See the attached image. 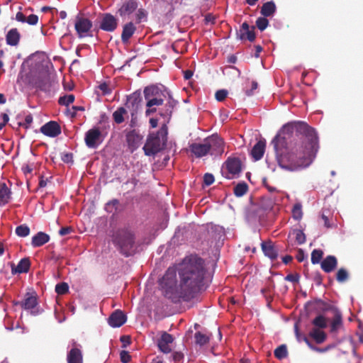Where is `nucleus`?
Wrapping results in <instances>:
<instances>
[{
    "mask_svg": "<svg viewBox=\"0 0 363 363\" xmlns=\"http://www.w3.org/2000/svg\"><path fill=\"white\" fill-rule=\"evenodd\" d=\"M269 25V21L265 17H259L256 21V26L259 30L263 31Z\"/></svg>",
    "mask_w": 363,
    "mask_h": 363,
    "instance_id": "nucleus-48",
    "label": "nucleus"
},
{
    "mask_svg": "<svg viewBox=\"0 0 363 363\" xmlns=\"http://www.w3.org/2000/svg\"><path fill=\"white\" fill-rule=\"evenodd\" d=\"M138 7V2L135 0H128L125 1L118 9L121 16H125L132 13Z\"/></svg>",
    "mask_w": 363,
    "mask_h": 363,
    "instance_id": "nucleus-23",
    "label": "nucleus"
},
{
    "mask_svg": "<svg viewBox=\"0 0 363 363\" xmlns=\"http://www.w3.org/2000/svg\"><path fill=\"white\" fill-rule=\"evenodd\" d=\"M177 104V101L172 98L169 99L168 102L165 104V110L164 112H160V116L162 117L170 116L172 113L173 109Z\"/></svg>",
    "mask_w": 363,
    "mask_h": 363,
    "instance_id": "nucleus-35",
    "label": "nucleus"
},
{
    "mask_svg": "<svg viewBox=\"0 0 363 363\" xmlns=\"http://www.w3.org/2000/svg\"><path fill=\"white\" fill-rule=\"evenodd\" d=\"M98 88L101 91L103 95H108L112 91V89L109 87V85L106 82L99 84Z\"/></svg>",
    "mask_w": 363,
    "mask_h": 363,
    "instance_id": "nucleus-53",
    "label": "nucleus"
},
{
    "mask_svg": "<svg viewBox=\"0 0 363 363\" xmlns=\"http://www.w3.org/2000/svg\"><path fill=\"white\" fill-rule=\"evenodd\" d=\"M22 171L24 173V174H30L33 172V167H30L29 164H25L22 167Z\"/></svg>",
    "mask_w": 363,
    "mask_h": 363,
    "instance_id": "nucleus-64",
    "label": "nucleus"
},
{
    "mask_svg": "<svg viewBox=\"0 0 363 363\" xmlns=\"http://www.w3.org/2000/svg\"><path fill=\"white\" fill-rule=\"evenodd\" d=\"M308 304H314L315 309L318 312L334 311L336 309L330 303L319 298L315 299L313 302H309Z\"/></svg>",
    "mask_w": 363,
    "mask_h": 363,
    "instance_id": "nucleus-27",
    "label": "nucleus"
},
{
    "mask_svg": "<svg viewBox=\"0 0 363 363\" xmlns=\"http://www.w3.org/2000/svg\"><path fill=\"white\" fill-rule=\"evenodd\" d=\"M337 265V259L333 255L327 256L320 263L321 269L326 273L334 271Z\"/></svg>",
    "mask_w": 363,
    "mask_h": 363,
    "instance_id": "nucleus-19",
    "label": "nucleus"
},
{
    "mask_svg": "<svg viewBox=\"0 0 363 363\" xmlns=\"http://www.w3.org/2000/svg\"><path fill=\"white\" fill-rule=\"evenodd\" d=\"M172 356L174 362H180L184 358V354L181 352H174Z\"/></svg>",
    "mask_w": 363,
    "mask_h": 363,
    "instance_id": "nucleus-61",
    "label": "nucleus"
},
{
    "mask_svg": "<svg viewBox=\"0 0 363 363\" xmlns=\"http://www.w3.org/2000/svg\"><path fill=\"white\" fill-rule=\"evenodd\" d=\"M248 190V186L245 182L238 184L234 188V194L240 197L245 195Z\"/></svg>",
    "mask_w": 363,
    "mask_h": 363,
    "instance_id": "nucleus-37",
    "label": "nucleus"
},
{
    "mask_svg": "<svg viewBox=\"0 0 363 363\" xmlns=\"http://www.w3.org/2000/svg\"><path fill=\"white\" fill-rule=\"evenodd\" d=\"M272 144L279 167L291 172L308 167L319 148L314 128L303 121L285 124Z\"/></svg>",
    "mask_w": 363,
    "mask_h": 363,
    "instance_id": "nucleus-1",
    "label": "nucleus"
},
{
    "mask_svg": "<svg viewBox=\"0 0 363 363\" xmlns=\"http://www.w3.org/2000/svg\"><path fill=\"white\" fill-rule=\"evenodd\" d=\"M69 286L65 282H61L55 286V292L59 295H63L68 292Z\"/></svg>",
    "mask_w": 363,
    "mask_h": 363,
    "instance_id": "nucleus-46",
    "label": "nucleus"
},
{
    "mask_svg": "<svg viewBox=\"0 0 363 363\" xmlns=\"http://www.w3.org/2000/svg\"><path fill=\"white\" fill-rule=\"evenodd\" d=\"M120 358H121V361L123 363H128L131 359V357L129 354L128 352L125 351V350H123L121 352Z\"/></svg>",
    "mask_w": 363,
    "mask_h": 363,
    "instance_id": "nucleus-56",
    "label": "nucleus"
},
{
    "mask_svg": "<svg viewBox=\"0 0 363 363\" xmlns=\"http://www.w3.org/2000/svg\"><path fill=\"white\" fill-rule=\"evenodd\" d=\"M228 173L232 176L238 174L241 172V162L236 157H229L225 162ZM228 179H232L233 177L227 175Z\"/></svg>",
    "mask_w": 363,
    "mask_h": 363,
    "instance_id": "nucleus-12",
    "label": "nucleus"
},
{
    "mask_svg": "<svg viewBox=\"0 0 363 363\" xmlns=\"http://www.w3.org/2000/svg\"><path fill=\"white\" fill-rule=\"evenodd\" d=\"M173 340L174 338L172 335L167 332H164L157 342V346L160 350L165 354L171 352L172 349L169 344L172 343Z\"/></svg>",
    "mask_w": 363,
    "mask_h": 363,
    "instance_id": "nucleus-15",
    "label": "nucleus"
},
{
    "mask_svg": "<svg viewBox=\"0 0 363 363\" xmlns=\"http://www.w3.org/2000/svg\"><path fill=\"white\" fill-rule=\"evenodd\" d=\"M293 218L295 220H300L302 218L303 212L301 205L300 203H296L292 209Z\"/></svg>",
    "mask_w": 363,
    "mask_h": 363,
    "instance_id": "nucleus-47",
    "label": "nucleus"
},
{
    "mask_svg": "<svg viewBox=\"0 0 363 363\" xmlns=\"http://www.w3.org/2000/svg\"><path fill=\"white\" fill-rule=\"evenodd\" d=\"M261 247L265 256L268 257L272 260H274L277 258L279 251L271 241L262 242Z\"/></svg>",
    "mask_w": 363,
    "mask_h": 363,
    "instance_id": "nucleus-20",
    "label": "nucleus"
},
{
    "mask_svg": "<svg viewBox=\"0 0 363 363\" xmlns=\"http://www.w3.org/2000/svg\"><path fill=\"white\" fill-rule=\"evenodd\" d=\"M92 21L84 16V15L79 13L75 18L74 29L77 32V36L79 38L86 37H92Z\"/></svg>",
    "mask_w": 363,
    "mask_h": 363,
    "instance_id": "nucleus-5",
    "label": "nucleus"
},
{
    "mask_svg": "<svg viewBox=\"0 0 363 363\" xmlns=\"http://www.w3.org/2000/svg\"><path fill=\"white\" fill-rule=\"evenodd\" d=\"M15 232L18 236L24 238L29 235L30 228L27 225L23 224L17 226Z\"/></svg>",
    "mask_w": 363,
    "mask_h": 363,
    "instance_id": "nucleus-41",
    "label": "nucleus"
},
{
    "mask_svg": "<svg viewBox=\"0 0 363 363\" xmlns=\"http://www.w3.org/2000/svg\"><path fill=\"white\" fill-rule=\"evenodd\" d=\"M26 22L30 26H35L38 22V16L35 14H30L26 17Z\"/></svg>",
    "mask_w": 363,
    "mask_h": 363,
    "instance_id": "nucleus-55",
    "label": "nucleus"
},
{
    "mask_svg": "<svg viewBox=\"0 0 363 363\" xmlns=\"http://www.w3.org/2000/svg\"><path fill=\"white\" fill-rule=\"evenodd\" d=\"M274 357L281 360L286 357L288 355L287 347L286 345H281L277 347L274 352Z\"/></svg>",
    "mask_w": 363,
    "mask_h": 363,
    "instance_id": "nucleus-34",
    "label": "nucleus"
},
{
    "mask_svg": "<svg viewBox=\"0 0 363 363\" xmlns=\"http://www.w3.org/2000/svg\"><path fill=\"white\" fill-rule=\"evenodd\" d=\"M309 336L312 337L317 344H321L326 340L325 333L318 328H313L309 333Z\"/></svg>",
    "mask_w": 363,
    "mask_h": 363,
    "instance_id": "nucleus-29",
    "label": "nucleus"
},
{
    "mask_svg": "<svg viewBox=\"0 0 363 363\" xmlns=\"http://www.w3.org/2000/svg\"><path fill=\"white\" fill-rule=\"evenodd\" d=\"M33 121V118L30 115L26 116L25 118V123H18V125H23L26 128H28Z\"/></svg>",
    "mask_w": 363,
    "mask_h": 363,
    "instance_id": "nucleus-59",
    "label": "nucleus"
},
{
    "mask_svg": "<svg viewBox=\"0 0 363 363\" xmlns=\"http://www.w3.org/2000/svg\"><path fill=\"white\" fill-rule=\"evenodd\" d=\"M118 19L109 13H103L99 29L106 32H113L118 27Z\"/></svg>",
    "mask_w": 363,
    "mask_h": 363,
    "instance_id": "nucleus-8",
    "label": "nucleus"
},
{
    "mask_svg": "<svg viewBox=\"0 0 363 363\" xmlns=\"http://www.w3.org/2000/svg\"><path fill=\"white\" fill-rule=\"evenodd\" d=\"M164 98L160 99H150L146 100V106L147 107H152V106H161L164 102Z\"/></svg>",
    "mask_w": 363,
    "mask_h": 363,
    "instance_id": "nucleus-49",
    "label": "nucleus"
},
{
    "mask_svg": "<svg viewBox=\"0 0 363 363\" xmlns=\"http://www.w3.org/2000/svg\"><path fill=\"white\" fill-rule=\"evenodd\" d=\"M145 99L165 98L164 93L157 86L152 85L144 89Z\"/></svg>",
    "mask_w": 363,
    "mask_h": 363,
    "instance_id": "nucleus-18",
    "label": "nucleus"
},
{
    "mask_svg": "<svg viewBox=\"0 0 363 363\" xmlns=\"http://www.w3.org/2000/svg\"><path fill=\"white\" fill-rule=\"evenodd\" d=\"M67 363H83V355L80 349L72 348L67 355Z\"/></svg>",
    "mask_w": 363,
    "mask_h": 363,
    "instance_id": "nucleus-24",
    "label": "nucleus"
},
{
    "mask_svg": "<svg viewBox=\"0 0 363 363\" xmlns=\"http://www.w3.org/2000/svg\"><path fill=\"white\" fill-rule=\"evenodd\" d=\"M206 274L203 260L196 256L186 257L178 267H169L160 280L164 296L173 302L193 298L203 285Z\"/></svg>",
    "mask_w": 363,
    "mask_h": 363,
    "instance_id": "nucleus-2",
    "label": "nucleus"
},
{
    "mask_svg": "<svg viewBox=\"0 0 363 363\" xmlns=\"http://www.w3.org/2000/svg\"><path fill=\"white\" fill-rule=\"evenodd\" d=\"M195 342L196 345L200 346H203L207 343H208L210 338L205 334L201 333V332H197L194 335Z\"/></svg>",
    "mask_w": 363,
    "mask_h": 363,
    "instance_id": "nucleus-38",
    "label": "nucleus"
},
{
    "mask_svg": "<svg viewBox=\"0 0 363 363\" xmlns=\"http://www.w3.org/2000/svg\"><path fill=\"white\" fill-rule=\"evenodd\" d=\"M206 139L211 155L221 154L223 152V141L217 135H213Z\"/></svg>",
    "mask_w": 363,
    "mask_h": 363,
    "instance_id": "nucleus-10",
    "label": "nucleus"
},
{
    "mask_svg": "<svg viewBox=\"0 0 363 363\" xmlns=\"http://www.w3.org/2000/svg\"><path fill=\"white\" fill-rule=\"evenodd\" d=\"M265 147V140H260L254 145L251 150V155L255 159V160H259L263 157Z\"/></svg>",
    "mask_w": 363,
    "mask_h": 363,
    "instance_id": "nucleus-21",
    "label": "nucleus"
},
{
    "mask_svg": "<svg viewBox=\"0 0 363 363\" xmlns=\"http://www.w3.org/2000/svg\"><path fill=\"white\" fill-rule=\"evenodd\" d=\"M127 320L126 315L121 310H116L109 316L108 322L113 328L122 326Z\"/></svg>",
    "mask_w": 363,
    "mask_h": 363,
    "instance_id": "nucleus-14",
    "label": "nucleus"
},
{
    "mask_svg": "<svg viewBox=\"0 0 363 363\" xmlns=\"http://www.w3.org/2000/svg\"><path fill=\"white\" fill-rule=\"evenodd\" d=\"M342 314L336 308L334 311V317L330 324V331L335 332L342 325Z\"/></svg>",
    "mask_w": 363,
    "mask_h": 363,
    "instance_id": "nucleus-30",
    "label": "nucleus"
},
{
    "mask_svg": "<svg viewBox=\"0 0 363 363\" xmlns=\"http://www.w3.org/2000/svg\"><path fill=\"white\" fill-rule=\"evenodd\" d=\"M147 11L143 9H140L138 10L136 13V20L138 23L141 22L142 21H145L147 19Z\"/></svg>",
    "mask_w": 363,
    "mask_h": 363,
    "instance_id": "nucleus-52",
    "label": "nucleus"
},
{
    "mask_svg": "<svg viewBox=\"0 0 363 363\" xmlns=\"http://www.w3.org/2000/svg\"><path fill=\"white\" fill-rule=\"evenodd\" d=\"M258 87V84L257 82L253 81L252 82V88L250 90H246L245 94L247 96H252L253 94L254 90H256Z\"/></svg>",
    "mask_w": 363,
    "mask_h": 363,
    "instance_id": "nucleus-60",
    "label": "nucleus"
},
{
    "mask_svg": "<svg viewBox=\"0 0 363 363\" xmlns=\"http://www.w3.org/2000/svg\"><path fill=\"white\" fill-rule=\"evenodd\" d=\"M125 139L129 150L133 152L141 145L143 136L138 130H132L126 133Z\"/></svg>",
    "mask_w": 363,
    "mask_h": 363,
    "instance_id": "nucleus-9",
    "label": "nucleus"
},
{
    "mask_svg": "<svg viewBox=\"0 0 363 363\" xmlns=\"http://www.w3.org/2000/svg\"><path fill=\"white\" fill-rule=\"evenodd\" d=\"M348 278V272L345 268H340L336 273V279L340 283L346 281Z\"/></svg>",
    "mask_w": 363,
    "mask_h": 363,
    "instance_id": "nucleus-42",
    "label": "nucleus"
},
{
    "mask_svg": "<svg viewBox=\"0 0 363 363\" xmlns=\"http://www.w3.org/2000/svg\"><path fill=\"white\" fill-rule=\"evenodd\" d=\"M303 340H304L305 342L308 345V346L310 347V349H311L312 350L315 351L317 352H320V353L325 352L329 349V347L320 348V347H318L313 345V344L311 343V342L308 340V339L306 337H304Z\"/></svg>",
    "mask_w": 363,
    "mask_h": 363,
    "instance_id": "nucleus-50",
    "label": "nucleus"
},
{
    "mask_svg": "<svg viewBox=\"0 0 363 363\" xmlns=\"http://www.w3.org/2000/svg\"><path fill=\"white\" fill-rule=\"evenodd\" d=\"M321 218L324 221V225L327 228H331V224L329 221V218L324 213V212H323L322 215H321Z\"/></svg>",
    "mask_w": 363,
    "mask_h": 363,
    "instance_id": "nucleus-63",
    "label": "nucleus"
},
{
    "mask_svg": "<svg viewBox=\"0 0 363 363\" xmlns=\"http://www.w3.org/2000/svg\"><path fill=\"white\" fill-rule=\"evenodd\" d=\"M112 241L120 252L125 257L133 255L136 250L135 233L129 227L116 230L113 235Z\"/></svg>",
    "mask_w": 363,
    "mask_h": 363,
    "instance_id": "nucleus-3",
    "label": "nucleus"
},
{
    "mask_svg": "<svg viewBox=\"0 0 363 363\" xmlns=\"http://www.w3.org/2000/svg\"><path fill=\"white\" fill-rule=\"evenodd\" d=\"M84 141L88 147H97L102 142L101 132L99 128H94L89 130L85 134Z\"/></svg>",
    "mask_w": 363,
    "mask_h": 363,
    "instance_id": "nucleus-7",
    "label": "nucleus"
},
{
    "mask_svg": "<svg viewBox=\"0 0 363 363\" xmlns=\"http://www.w3.org/2000/svg\"><path fill=\"white\" fill-rule=\"evenodd\" d=\"M119 204V201L118 199H112L106 203L105 210L108 213H113V211L117 210L118 206Z\"/></svg>",
    "mask_w": 363,
    "mask_h": 363,
    "instance_id": "nucleus-45",
    "label": "nucleus"
},
{
    "mask_svg": "<svg viewBox=\"0 0 363 363\" xmlns=\"http://www.w3.org/2000/svg\"><path fill=\"white\" fill-rule=\"evenodd\" d=\"M49 240V235L43 232H38L32 238L31 245L33 247H38L48 242Z\"/></svg>",
    "mask_w": 363,
    "mask_h": 363,
    "instance_id": "nucleus-25",
    "label": "nucleus"
},
{
    "mask_svg": "<svg viewBox=\"0 0 363 363\" xmlns=\"http://www.w3.org/2000/svg\"><path fill=\"white\" fill-rule=\"evenodd\" d=\"M75 96L73 94L64 95L59 98L58 104L60 106H68L74 101Z\"/></svg>",
    "mask_w": 363,
    "mask_h": 363,
    "instance_id": "nucleus-39",
    "label": "nucleus"
},
{
    "mask_svg": "<svg viewBox=\"0 0 363 363\" xmlns=\"http://www.w3.org/2000/svg\"><path fill=\"white\" fill-rule=\"evenodd\" d=\"M292 234L295 236L296 241L298 245H302L306 242V235L301 230L294 229Z\"/></svg>",
    "mask_w": 363,
    "mask_h": 363,
    "instance_id": "nucleus-43",
    "label": "nucleus"
},
{
    "mask_svg": "<svg viewBox=\"0 0 363 363\" xmlns=\"http://www.w3.org/2000/svg\"><path fill=\"white\" fill-rule=\"evenodd\" d=\"M214 182V177L212 174L206 173L203 176V183L206 186H210Z\"/></svg>",
    "mask_w": 363,
    "mask_h": 363,
    "instance_id": "nucleus-54",
    "label": "nucleus"
},
{
    "mask_svg": "<svg viewBox=\"0 0 363 363\" xmlns=\"http://www.w3.org/2000/svg\"><path fill=\"white\" fill-rule=\"evenodd\" d=\"M35 86L42 91H48L50 90V80L47 75L40 77L35 82Z\"/></svg>",
    "mask_w": 363,
    "mask_h": 363,
    "instance_id": "nucleus-32",
    "label": "nucleus"
},
{
    "mask_svg": "<svg viewBox=\"0 0 363 363\" xmlns=\"http://www.w3.org/2000/svg\"><path fill=\"white\" fill-rule=\"evenodd\" d=\"M40 132L46 136L55 138L61 133V128L56 121H49L40 128Z\"/></svg>",
    "mask_w": 363,
    "mask_h": 363,
    "instance_id": "nucleus-11",
    "label": "nucleus"
},
{
    "mask_svg": "<svg viewBox=\"0 0 363 363\" xmlns=\"http://www.w3.org/2000/svg\"><path fill=\"white\" fill-rule=\"evenodd\" d=\"M312 324L315 328L324 329L327 327V319L323 315H319L312 320Z\"/></svg>",
    "mask_w": 363,
    "mask_h": 363,
    "instance_id": "nucleus-36",
    "label": "nucleus"
},
{
    "mask_svg": "<svg viewBox=\"0 0 363 363\" xmlns=\"http://www.w3.org/2000/svg\"><path fill=\"white\" fill-rule=\"evenodd\" d=\"M136 30V27L132 22L125 24L123 27L121 33V40L123 44L128 43L130 38L133 35Z\"/></svg>",
    "mask_w": 363,
    "mask_h": 363,
    "instance_id": "nucleus-22",
    "label": "nucleus"
},
{
    "mask_svg": "<svg viewBox=\"0 0 363 363\" xmlns=\"http://www.w3.org/2000/svg\"><path fill=\"white\" fill-rule=\"evenodd\" d=\"M73 231V228L70 226L63 227L59 230V234L61 236H65L69 234Z\"/></svg>",
    "mask_w": 363,
    "mask_h": 363,
    "instance_id": "nucleus-58",
    "label": "nucleus"
},
{
    "mask_svg": "<svg viewBox=\"0 0 363 363\" xmlns=\"http://www.w3.org/2000/svg\"><path fill=\"white\" fill-rule=\"evenodd\" d=\"M21 34L17 28H11L6 35V41L9 45L16 46L19 43Z\"/></svg>",
    "mask_w": 363,
    "mask_h": 363,
    "instance_id": "nucleus-26",
    "label": "nucleus"
},
{
    "mask_svg": "<svg viewBox=\"0 0 363 363\" xmlns=\"http://www.w3.org/2000/svg\"><path fill=\"white\" fill-rule=\"evenodd\" d=\"M128 102L131 104L133 107L138 108V105L142 101V98L140 94L135 92L128 97Z\"/></svg>",
    "mask_w": 363,
    "mask_h": 363,
    "instance_id": "nucleus-44",
    "label": "nucleus"
},
{
    "mask_svg": "<svg viewBox=\"0 0 363 363\" xmlns=\"http://www.w3.org/2000/svg\"><path fill=\"white\" fill-rule=\"evenodd\" d=\"M300 276L298 274H289L285 277V280L293 283H297L299 281Z\"/></svg>",
    "mask_w": 363,
    "mask_h": 363,
    "instance_id": "nucleus-57",
    "label": "nucleus"
},
{
    "mask_svg": "<svg viewBox=\"0 0 363 363\" xmlns=\"http://www.w3.org/2000/svg\"><path fill=\"white\" fill-rule=\"evenodd\" d=\"M255 26L250 27L249 24L247 22L242 23L240 26L239 33V38L240 40H248L250 42H253L255 38Z\"/></svg>",
    "mask_w": 363,
    "mask_h": 363,
    "instance_id": "nucleus-13",
    "label": "nucleus"
},
{
    "mask_svg": "<svg viewBox=\"0 0 363 363\" xmlns=\"http://www.w3.org/2000/svg\"><path fill=\"white\" fill-rule=\"evenodd\" d=\"M11 199V191L4 182H0V206L9 203Z\"/></svg>",
    "mask_w": 363,
    "mask_h": 363,
    "instance_id": "nucleus-28",
    "label": "nucleus"
},
{
    "mask_svg": "<svg viewBox=\"0 0 363 363\" xmlns=\"http://www.w3.org/2000/svg\"><path fill=\"white\" fill-rule=\"evenodd\" d=\"M228 91L225 89H220L215 94L216 99L218 101H223L228 96Z\"/></svg>",
    "mask_w": 363,
    "mask_h": 363,
    "instance_id": "nucleus-51",
    "label": "nucleus"
},
{
    "mask_svg": "<svg viewBox=\"0 0 363 363\" xmlns=\"http://www.w3.org/2000/svg\"><path fill=\"white\" fill-rule=\"evenodd\" d=\"M127 113V111L123 107H119L113 113V121L117 124H121L124 121V115Z\"/></svg>",
    "mask_w": 363,
    "mask_h": 363,
    "instance_id": "nucleus-33",
    "label": "nucleus"
},
{
    "mask_svg": "<svg viewBox=\"0 0 363 363\" xmlns=\"http://www.w3.org/2000/svg\"><path fill=\"white\" fill-rule=\"evenodd\" d=\"M323 252L319 249H315L311 252V262L313 264H318L322 259Z\"/></svg>",
    "mask_w": 363,
    "mask_h": 363,
    "instance_id": "nucleus-40",
    "label": "nucleus"
},
{
    "mask_svg": "<svg viewBox=\"0 0 363 363\" xmlns=\"http://www.w3.org/2000/svg\"><path fill=\"white\" fill-rule=\"evenodd\" d=\"M18 304L26 311H29L32 315L42 313L43 310L38 306L36 296L27 294L25 298Z\"/></svg>",
    "mask_w": 363,
    "mask_h": 363,
    "instance_id": "nucleus-6",
    "label": "nucleus"
},
{
    "mask_svg": "<svg viewBox=\"0 0 363 363\" xmlns=\"http://www.w3.org/2000/svg\"><path fill=\"white\" fill-rule=\"evenodd\" d=\"M167 140V128L163 125L156 133H150L143 147L145 155L152 156L163 150Z\"/></svg>",
    "mask_w": 363,
    "mask_h": 363,
    "instance_id": "nucleus-4",
    "label": "nucleus"
},
{
    "mask_svg": "<svg viewBox=\"0 0 363 363\" xmlns=\"http://www.w3.org/2000/svg\"><path fill=\"white\" fill-rule=\"evenodd\" d=\"M16 19L19 22L26 23V17L22 12L19 11L16 15Z\"/></svg>",
    "mask_w": 363,
    "mask_h": 363,
    "instance_id": "nucleus-62",
    "label": "nucleus"
},
{
    "mask_svg": "<svg viewBox=\"0 0 363 363\" xmlns=\"http://www.w3.org/2000/svg\"><path fill=\"white\" fill-rule=\"evenodd\" d=\"M191 152L196 157H201L206 155L210 152L206 139L204 140L203 143H192L189 146Z\"/></svg>",
    "mask_w": 363,
    "mask_h": 363,
    "instance_id": "nucleus-16",
    "label": "nucleus"
},
{
    "mask_svg": "<svg viewBox=\"0 0 363 363\" xmlns=\"http://www.w3.org/2000/svg\"><path fill=\"white\" fill-rule=\"evenodd\" d=\"M12 274L27 273L30 267V261L28 257L21 259L17 265L11 264Z\"/></svg>",
    "mask_w": 363,
    "mask_h": 363,
    "instance_id": "nucleus-17",
    "label": "nucleus"
},
{
    "mask_svg": "<svg viewBox=\"0 0 363 363\" xmlns=\"http://www.w3.org/2000/svg\"><path fill=\"white\" fill-rule=\"evenodd\" d=\"M276 11V6L273 1L264 3L261 8V14L264 17L272 16Z\"/></svg>",
    "mask_w": 363,
    "mask_h": 363,
    "instance_id": "nucleus-31",
    "label": "nucleus"
}]
</instances>
